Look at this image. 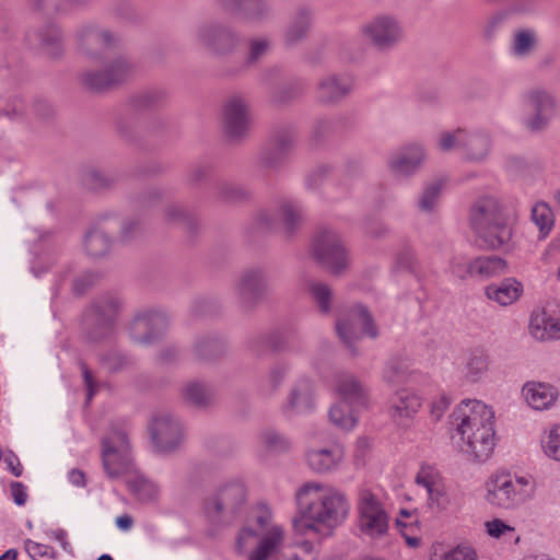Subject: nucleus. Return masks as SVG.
Listing matches in <instances>:
<instances>
[{"instance_id": "30", "label": "nucleus", "mask_w": 560, "mask_h": 560, "mask_svg": "<svg viewBox=\"0 0 560 560\" xmlns=\"http://www.w3.org/2000/svg\"><path fill=\"white\" fill-rule=\"evenodd\" d=\"M522 393L527 404L536 410L549 408L558 396V392L552 385L536 382L526 383L523 386Z\"/></svg>"}, {"instance_id": "40", "label": "nucleus", "mask_w": 560, "mask_h": 560, "mask_svg": "<svg viewBox=\"0 0 560 560\" xmlns=\"http://www.w3.org/2000/svg\"><path fill=\"white\" fill-rule=\"evenodd\" d=\"M182 396L186 402L198 408L207 407L212 399L210 388L198 381L187 382L182 388Z\"/></svg>"}, {"instance_id": "17", "label": "nucleus", "mask_w": 560, "mask_h": 560, "mask_svg": "<svg viewBox=\"0 0 560 560\" xmlns=\"http://www.w3.org/2000/svg\"><path fill=\"white\" fill-rule=\"evenodd\" d=\"M132 73V66L124 57H117L102 70H88L81 75L82 84L92 91H104L125 82Z\"/></svg>"}, {"instance_id": "6", "label": "nucleus", "mask_w": 560, "mask_h": 560, "mask_svg": "<svg viewBox=\"0 0 560 560\" xmlns=\"http://www.w3.org/2000/svg\"><path fill=\"white\" fill-rule=\"evenodd\" d=\"M362 42L380 54L396 49L405 38V28L398 16L390 13L375 14L358 30Z\"/></svg>"}, {"instance_id": "46", "label": "nucleus", "mask_w": 560, "mask_h": 560, "mask_svg": "<svg viewBox=\"0 0 560 560\" xmlns=\"http://www.w3.org/2000/svg\"><path fill=\"white\" fill-rule=\"evenodd\" d=\"M443 482V478L438 469L432 466H421L416 476V483L427 491L428 498Z\"/></svg>"}, {"instance_id": "16", "label": "nucleus", "mask_w": 560, "mask_h": 560, "mask_svg": "<svg viewBox=\"0 0 560 560\" xmlns=\"http://www.w3.org/2000/svg\"><path fill=\"white\" fill-rule=\"evenodd\" d=\"M170 317L162 310H143L136 314L130 324L131 338L141 345L158 340L167 329Z\"/></svg>"}, {"instance_id": "5", "label": "nucleus", "mask_w": 560, "mask_h": 560, "mask_svg": "<svg viewBox=\"0 0 560 560\" xmlns=\"http://www.w3.org/2000/svg\"><path fill=\"white\" fill-rule=\"evenodd\" d=\"M486 500L500 509L511 510L530 500L536 490V483L530 476H516L500 472L491 476L487 485Z\"/></svg>"}, {"instance_id": "33", "label": "nucleus", "mask_w": 560, "mask_h": 560, "mask_svg": "<svg viewBox=\"0 0 560 560\" xmlns=\"http://www.w3.org/2000/svg\"><path fill=\"white\" fill-rule=\"evenodd\" d=\"M303 207L293 199H283L279 202L277 215L282 220L284 233L291 236L303 221Z\"/></svg>"}, {"instance_id": "12", "label": "nucleus", "mask_w": 560, "mask_h": 560, "mask_svg": "<svg viewBox=\"0 0 560 560\" xmlns=\"http://www.w3.org/2000/svg\"><path fill=\"white\" fill-rule=\"evenodd\" d=\"M311 253L330 272L341 273L349 266V254L340 236L331 229H320L313 237Z\"/></svg>"}, {"instance_id": "4", "label": "nucleus", "mask_w": 560, "mask_h": 560, "mask_svg": "<svg viewBox=\"0 0 560 560\" xmlns=\"http://www.w3.org/2000/svg\"><path fill=\"white\" fill-rule=\"evenodd\" d=\"M469 223L488 248L499 249L511 241L512 229L506 209L495 196L485 195L474 201L469 211Z\"/></svg>"}, {"instance_id": "21", "label": "nucleus", "mask_w": 560, "mask_h": 560, "mask_svg": "<svg viewBox=\"0 0 560 560\" xmlns=\"http://www.w3.org/2000/svg\"><path fill=\"white\" fill-rule=\"evenodd\" d=\"M316 407L315 384L310 377L298 378L290 387L283 411L287 415H306Z\"/></svg>"}, {"instance_id": "57", "label": "nucleus", "mask_w": 560, "mask_h": 560, "mask_svg": "<svg viewBox=\"0 0 560 560\" xmlns=\"http://www.w3.org/2000/svg\"><path fill=\"white\" fill-rule=\"evenodd\" d=\"M510 11L501 10L490 15L483 25V35L487 38H492L495 33L506 23Z\"/></svg>"}, {"instance_id": "25", "label": "nucleus", "mask_w": 560, "mask_h": 560, "mask_svg": "<svg viewBox=\"0 0 560 560\" xmlns=\"http://www.w3.org/2000/svg\"><path fill=\"white\" fill-rule=\"evenodd\" d=\"M492 139L486 130H464L460 142V154L464 160L472 163L485 162L491 151Z\"/></svg>"}, {"instance_id": "32", "label": "nucleus", "mask_w": 560, "mask_h": 560, "mask_svg": "<svg viewBox=\"0 0 560 560\" xmlns=\"http://www.w3.org/2000/svg\"><path fill=\"white\" fill-rule=\"evenodd\" d=\"M313 11L308 7H301L294 13L284 33L287 45H295L307 35L312 25Z\"/></svg>"}, {"instance_id": "56", "label": "nucleus", "mask_w": 560, "mask_h": 560, "mask_svg": "<svg viewBox=\"0 0 560 560\" xmlns=\"http://www.w3.org/2000/svg\"><path fill=\"white\" fill-rule=\"evenodd\" d=\"M103 366L112 372H120L130 365V360L118 351H110L101 358Z\"/></svg>"}, {"instance_id": "41", "label": "nucleus", "mask_w": 560, "mask_h": 560, "mask_svg": "<svg viewBox=\"0 0 560 560\" xmlns=\"http://www.w3.org/2000/svg\"><path fill=\"white\" fill-rule=\"evenodd\" d=\"M350 405L349 401L341 399L339 402L331 406L328 412L331 423L347 431L353 429L357 424V418Z\"/></svg>"}, {"instance_id": "58", "label": "nucleus", "mask_w": 560, "mask_h": 560, "mask_svg": "<svg viewBox=\"0 0 560 560\" xmlns=\"http://www.w3.org/2000/svg\"><path fill=\"white\" fill-rule=\"evenodd\" d=\"M472 260H469L467 257L463 255L454 256L450 262L451 272L459 278L467 279L468 277H472Z\"/></svg>"}, {"instance_id": "13", "label": "nucleus", "mask_w": 560, "mask_h": 560, "mask_svg": "<svg viewBox=\"0 0 560 560\" xmlns=\"http://www.w3.org/2000/svg\"><path fill=\"white\" fill-rule=\"evenodd\" d=\"M527 115L524 124L530 131H541L548 127L557 114V101L552 93L544 89H533L524 95Z\"/></svg>"}, {"instance_id": "36", "label": "nucleus", "mask_w": 560, "mask_h": 560, "mask_svg": "<svg viewBox=\"0 0 560 560\" xmlns=\"http://www.w3.org/2000/svg\"><path fill=\"white\" fill-rule=\"evenodd\" d=\"M229 7L252 21H264L271 14L268 0H232Z\"/></svg>"}, {"instance_id": "53", "label": "nucleus", "mask_w": 560, "mask_h": 560, "mask_svg": "<svg viewBox=\"0 0 560 560\" xmlns=\"http://www.w3.org/2000/svg\"><path fill=\"white\" fill-rule=\"evenodd\" d=\"M310 293L317 303L322 313H328L330 311L331 290L327 284L313 282L310 285Z\"/></svg>"}, {"instance_id": "1", "label": "nucleus", "mask_w": 560, "mask_h": 560, "mask_svg": "<svg viewBox=\"0 0 560 560\" xmlns=\"http://www.w3.org/2000/svg\"><path fill=\"white\" fill-rule=\"evenodd\" d=\"M295 499L299 516L293 520V528L299 535H320L340 525L349 514L346 494L329 485L306 482L299 488Z\"/></svg>"}, {"instance_id": "2", "label": "nucleus", "mask_w": 560, "mask_h": 560, "mask_svg": "<svg viewBox=\"0 0 560 560\" xmlns=\"http://www.w3.org/2000/svg\"><path fill=\"white\" fill-rule=\"evenodd\" d=\"M453 443L469 458L487 460L494 448V412L480 400H464L451 415Z\"/></svg>"}, {"instance_id": "39", "label": "nucleus", "mask_w": 560, "mask_h": 560, "mask_svg": "<svg viewBox=\"0 0 560 560\" xmlns=\"http://www.w3.org/2000/svg\"><path fill=\"white\" fill-rule=\"evenodd\" d=\"M442 188L443 183L440 180L425 184L418 196L417 209L422 213L434 212L440 205Z\"/></svg>"}, {"instance_id": "23", "label": "nucleus", "mask_w": 560, "mask_h": 560, "mask_svg": "<svg viewBox=\"0 0 560 560\" xmlns=\"http://www.w3.org/2000/svg\"><path fill=\"white\" fill-rule=\"evenodd\" d=\"M354 80L348 73L328 74L316 86V98L322 104H335L346 98L353 91Z\"/></svg>"}, {"instance_id": "9", "label": "nucleus", "mask_w": 560, "mask_h": 560, "mask_svg": "<svg viewBox=\"0 0 560 560\" xmlns=\"http://www.w3.org/2000/svg\"><path fill=\"white\" fill-rule=\"evenodd\" d=\"M102 465L109 479H118L133 470L132 448L128 433L114 429L101 442Z\"/></svg>"}, {"instance_id": "55", "label": "nucleus", "mask_w": 560, "mask_h": 560, "mask_svg": "<svg viewBox=\"0 0 560 560\" xmlns=\"http://www.w3.org/2000/svg\"><path fill=\"white\" fill-rule=\"evenodd\" d=\"M194 349L197 357L211 359L220 353L221 346L217 339L205 337L196 341Z\"/></svg>"}, {"instance_id": "45", "label": "nucleus", "mask_w": 560, "mask_h": 560, "mask_svg": "<svg viewBox=\"0 0 560 560\" xmlns=\"http://www.w3.org/2000/svg\"><path fill=\"white\" fill-rule=\"evenodd\" d=\"M443 482V478L438 469L432 466H421L416 476V483L427 491L428 498Z\"/></svg>"}, {"instance_id": "44", "label": "nucleus", "mask_w": 560, "mask_h": 560, "mask_svg": "<svg viewBox=\"0 0 560 560\" xmlns=\"http://www.w3.org/2000/svg\"><path fill=\"white\" fill-rule=\"evenodd\" d=\"M532 220L544 236L549 234L555 223L550 206L544 201L535 203L532 209Z\"/></svg>"}, {"instance_id": "54", "label": "nucleus", "mask_w": 560, "mask_h": 560, "mask_svg": "<svg viewBox=\"0 0 560 560\" xmlns=\"http://www.w3.org/2000/svg\"><path fill=\"white\" fill-rule=\"evenodd\" d=\"M116 176L107 174L104 171L91 170L85 174L84 183L90 188H108L116 182Z\"/></svg>"}, {"instance_id": "64", "label": "nucleus", "mask_w": 560, "mask_h": 560, "mask_svg": "<svg viewBox=\"0 0 560 560\" xmlns=\"http://www.w3.org/2000/svg\"><path fill=\"white\" fill-rule=\"evenodd\" d=\"M289 372H290V365L288 363L276 364L270 370L269 375H268V385L270 387L271 393L279 389V387L284 382Z\"/></svg>"}, {"instance_id": "63", "label": "nucleus", "mask_w": 560, "mask_h": 560, "mask_svg": "<svg viewBox=\"0 0 560 560\" xmlns=\"http://www.w3.org/2000/svg\"><path fill=\"white\" fill-rule=\"evenodd\" d=\"M295 142V132L291 128H283L276 132L272 141L270 142L278 149H282L287 154H290L291 149Z\"/></svg>"}, {"instance_id": "34", "label": "nucleus", "mask_w": 560, "mask_h": 560, "mask_svg": "<svg viewBox=\"0 0 560 560\" xmlns=\"http://www.w3.org/2000/svg\"><path fill=\"white\" fill-rule=\"evenodd\" d=\"M489 357L482 349H472L467 353L464 362L463 376L468 383H476L487 373Z\"/></svg>"}, {"instance_id": "62", "label": "nucleus", "mask_w": 560, "mask_h": 560, "mask_svg": "<svg viewBox=\"0 0 560 560\" xmlns=\"http://www.w3.org/2000/svg\"><path fill=\"white\" fill-rule=\"evenodd\" d=\"M25 551L35 560L54 559V550L51 547L27 539L25 541Z\"/></svg>"}, {"instance_id": "49", "label": "nucleus", "mask_w": 560, "mask_h": 560, "mask_svg": "<svg viewBox=\"0 0 560 560\" xmlns=\"http://www.w3.org/2000/svg\"><path fill=\"white\" fill-rule=\"evenodd\" d=\"M165 98V93L161 90H149L131 98L130 106L135 112L149 109L158 105Z\"/></svg>"}, {"instance_id": "29", "label": "nucleus", "mask_w": 560, "mask_h": 560, "mask_svg": "<svg viewBox=\"0 0 560 560\" xmlns=\"http://www.w3.org/2000/svg\"><path fill=\"white\" fill-rule=\"evenodd\" d=\"M486 296L501 306L515 303L523 293V284L514 278H506L486 288Z\"/></svg>"}, {"instance_id": "19", "label": "nucleus", "mask_w": 560, "mask_h": 560, "mask_svg": "<svg viewBox=\"0 0 560 560\" xmlns=\"http://www.w3.org/2000/svg\"><path fill=\"white\" fill-rule=\"evenodd\" d=\"M150 434L156 448L165 453L176 450L183 441L180 422L167 412H160L153 417Z\"/></svg>"}, {"instance_id": "52", "label": "nucleus", "mask_w": 560, "mask_h": 560, "mask_svg": "<svg viewBox=\"0 0 560 560\" xmlns=\"http://www.w3.org/2000/svg\"><path fill=\"white\" fill-rule=\"evenodd\" d=\"M464 130L458 128L454 131H443L439 136L438 148L442 152L457 150L460 152V142H463Z\"/></svg>"}, {"instance_id": "37", "label": "nucleus", "mask_w": 560, "mask_h": 560, "mask_svg": "<svg viewBox=\"0 0 560 560\" xmlns=\"http://www.w3.org/2000/svg\"><path fill=\"white\" fill-rule=\"evenodd\" d=\"M537 44L538 36L534 30H518L513 35L510 52L516 58H527L535 51Z\"/></svg>"}, {"instance_id": "8", "label": "nucleus", "mask_w": 560, "mask_h": 560, "mask_svg": "<svg viewBox=\"0 0 560 560\" xmlns=\"http://www.w3.org/2000/svg\"><path fill=\"white\" fill-rule=\"evenodd\" d=\"M247 501V489L240 480L221 485L203 501V512L212 521L232 522L243 510Z\"/></svg>"}, {"instance_id": "3", "label": "nucleus", "mask_w": 560, "mask_h": 560, "mask_svg": "<svg viewBox=\"0 0 560 560\" xmlns=\"http://www.w3.org/2000/svg\"><path fill=\"white\" fill-rule=\"evenodd\" d=\"M284 540L283 527L272 522L270 508L260 503L254 508L247 523L240 529L236 550L247 553V560H270L281 551Z\"/></svg>"}, {"instance_id": "26", "label": "nucleus", "mask_w": 560, "mask_h": 560, "mask_svg": "<svg viewBox=\"0 0 560 560\" xmlns=\"http://www.w3.org/2000/svg\"><path fill=\"white\" fill-rule=\"evenodd\" d=\"M343 456V448L338 444L311 447L305 454L307 466L316 474H328L336 470L341 464Z\"/></svg>"}, {"instance_id": "42", "label": "nucleus", "mask_w": 560, "mask_h": 560, "mask_svg": "<svg viewBox=\"0 0 560 560\" xmlns=\"http://www.w3.org/2000/svg\"><path fill=\"white\" fill-rule=\"evenodd\" d=\"M408 375V364L406 360L395 357L387 361L383 378L388 385H399L406 382Z\"/></svg>"}, {"instance_id": "24", "label": "nucleus", "mask_w": 560, "mask_h": 560, "mask_svg": "<svg viewBox=\"0 0 560 560\" xmlns=\"http://www.w3.org/2000/svg\"><path fill=\"white\" fill-rule=\"evenodd\" d=\"M422 406V398L407 388L397 390L389 399L388 412L399 425H408Z\"/></svg>"}, {"instance_id": "61", "label": "nucleus", "mask_w": 560, "mask_h": 560, "mask_svg": "<svg viewBox=\"0 0 560 560\" xmlns=\"http://www.w3.org/2000/svg\"><path fill=\"white\" fill-rule=\"evenodd\" d=\"M79 366L82 373L84 387L86 389V404H90L100 390L101 384L95 380L93 372L88 368L85 362L80 361Z\"/></svg>"}, {"instance_id": "27", "label": "nucleus", "mask_w": 560, "mask_h": 560, "mask_svg": "<svg viewBox=\"0 0 560 560\" xmlns=\"http://www.w3.org/2000/svg\"><path fill=\"white\" fill-rule=\"evenodd\" d=\"M334 389L341 399L350 404L364 406L368 401L365 386L351 373H337L334 377Z\"/></svg>"}, {"instance_id": "22", "label": "nucleus", "mask_w": 560, "mask_h": 560, "mask_svg": "<svg viewBox=\"0 0 560 560\" xmlns=\"http://www.w3.org/2000/svg\"><path fill=\"white\" fill-rule=\"evenodd\" d=\"M266 288V271L260 267L249 268L236 281L235 294L243 306L249 307L261 298Z\"/></svg>"}, {"instance_id": "20", "label": "nucleus", "mask_w": 560, "mask_h": 560, "mask_svg": "<svg viewBox=\"0 0 560 560\" xmlns=\"http://www.w3.org/2000/svg\"><path fill=\"white\" fill-rule=\"evenodd\" d=\"M427 158L423 145L410 143L393 153L387 160V166L392 175L398 179L415 176L421 168Z\"/></svg>"}, {"instance_id": "50", "label": "nucleus", "mask_w": 560, "mask_h": 560, "mask_svg": "<svg viewBox=\"0 0 560 560\" xmlns=\"http://www.w3.org/2000/svg\"><path fill=\"white\" fill-rule=\"evenodd\" d=\"M485 526L488 535L493 538H502L505 541L515 542L520 540V537L515 535V528L506 524L501 518L488 521Z\"/></svg>"}, {"instance_id": "10", "label": "nucleus", "mask_w": 560, "mask_h": 560, "mask_svg": "<svg viewBox=\"0 0 560 560\" xmlns=\"http://www.w3.org/2000/svg\"><path fill=\"white\" fill-rule=\"evenodd\" d=\"M358 527L370 538L385 536L389 528V516L380 495L370 487L362 486L358 490Z\"/></svg>"}, {"instance_id": "11", "label": "nucleus", "mask_w": 560, "mask_h": 560, "mask_svg": "<svg viewBox=\"0 0 560 560\" xmlns=\"http://www.w3.org/2000/svg\"><path fill=\"white\" fill-rule=\"evenodd\" d=\"M336 330L341 341L357 354L355 345L363 336L375 339L378 336V329L369 310L357 304L346 308L336 323Z\"/></svg>"}, {"instance_id": "51", "label": "nucleus", "mask_w": 560, "mask_h": 560, "mask_svg": "<svg viewBox=\"0 0 560 560\" xmlns=\"http://www.w3.org/2000/svg\"><path fill=\"white\" fill-rule=\"evenodd\" d=\"M542 450L549 458L560 462V424L550 428L542 440Z\"/></svg>"}, {"instance_id": "18", "label": "nucleus", "mask_w": 560, "mask_h": 560, "mask_svg": "<svg viewBox=\"0 0 560 560\" xmlns=\"http://www.w3.org/2000/svg\"><path fill=\"white\" fill-rule=\"evenodd\" d=\"M252 117L249 103L242 95H232L223 107L222 122L228 138L238 140L247 136Z\"/></svg>"}, {"instance_id": "35", "label": "nucleus", "mask_w": 560, "mask_h": 560, "mask_svg": "<svg viewBox=\"0 0 560 560\" xmlns=\"http://www.w3.org/2000/svg\"><path fill=\"white\" fill-rule=\"evenodd\" d=\"M36 36L40 49L50 58H58L63 52V42L59 28L56 25H46L40 28Z\"/></svg>"}, {"instance_id": "48", "label": "nucleus", "mask_w": 560, "mask_h": 560, "mask_svg": "<svg viewBox=\"0 0 560 560\" xmlns=\"http://www.w3.org/2000/svg\"><path fill=\"white\" fill-rule=\"evenodd\" d=\"M215 197L225 202H234L246 199L248 192L238 184L220 182L215 185Z\"/></svg>"}, {"instance_id": "43", "label": "nucleus", "mask_w": 560, "mask_h": 560, "mask_svg": "<svg viewBox=\"0 0 560 560\" xmlns=\"http://www.w3.org/2000/svg\"><path fill=\"white\" fill-rule=\"evenodd\" d=\"M288 160L289 154L271 143L264 148L259 154V164L267 170H280L287 164Z\"/></svg>"}, {"instance_id": "7", "label": "nucleus", "mask_w": 560, "mask_h": 560, "mask_svg": "<svg viewBox=\"0 0 560 560\" xmlns=\"http://www.w3.org/2000/svg\"><path fill=\"white\" fill-rule=\"evenodd\" d=\"M120 300L113 294L96 299L83 316V334L88 342L101 343L112 338L120 308Z\"/></svg>"}, {"instance_id": "60", "label": "nucleus", "mask_w": 560, "mask_h": 560, "mask_svg": "<svg viewBox=\"0 0 560 560\" xmlns=\"http://www.w3.org/2000/svg\"><path fill=\"white\" fill-rule=\"evenodd\" d=\"M450 497L446 492L444 481L438 486V489L427 498V504L431 510L442 512L450 505Z\"/></svg>"}, {"instance_id": "15", "label": "nucleus", "mask_w": 560, "mask_h": 560, "mask_svg": "<svg viewBox=\"0 0 560 560\" xmlns=\"http://www.w3.org/2000/svg\"><path fill=\"white\" fill-rule=\"evenodd\" d=\"M194 38L197 45L214 55L230 54L240 43L236 33L230 27L217 23H205L198 26Z\"/></svg>"}, {"instance_id": "47", "label": "nucleus", "mask_w": 560, "mask_h": 560, "mask_svg": "<svg viewBox=\"0 0 560 560\" xmlns=\"http://www.w3.org/2000/svg\"><path fill=\"white\" fill-rule=\"evenodd\" d=\"M259 440L271 452H285L291 447V441L273 429L264 430L259 435Z\"/></svg>"}, {"instance_id": "59", "label": "nucleus", "mask_w": 560, "mask_h": 560, "mask_svg": "<svg viewBox=\"0 0 560 560\" xmlns=\"http://www.w3.org/2000/svg\"><path fill=\"white\" fill-rule=\"evenodd\" d=\"M130 488L140 500L149 501L156 497L158 489L151 481L139 477L131 482Z\"/></svg>"}, {"instance_id": "31", "label": "nucleus", "mask_w": 560, "mask_h": 560, "mask_svg": "<svg viewBox=\"0 0 560 560\" xmlns=\"http://www.w3.org/2000/svg\"><path fill=\"white\" fill-rule=\"evenodd\" d=\"M528 329L540 341L560 339V319L551 318L545 312H534L530 315Z\"/></svg>"}, {"instance_id": "38", "label": "nucleus", "mask_w": 560, "mask_h": 560, "mask_svg": "<svg viewBox=\"0 0 560 560\" xmlns=\"http://www.w3.org/2000/svg\"><path fill=\"white\" fill-rule=\"evenodd\" d=\"M472 277L488 279L505 271V261L498 256H481L472 259Z\"/></svg>"}, {"instance_id": "14", "label": "nucleus", "mask_w": 560, "mask_h": 560, "mask_svg": "<svg viewBox=\"0 0 560 560\" xmlns=\"http://www.w3.org/2000/svg\"><path fill=\"white\" fill-rule=\"evenodd\" d=\"M75 40L79 54L94 59L103 57L106 49L118 44L119 38L105 27L88 23L77 30Z\"/></svg>"}, {"instance_id": "28", "label": "nucleus", "mask_w": 560, "mask_h": 560, "mask_svg": "<svg viewBox=\"0 0 560 560\" xmlns=\"http://www.w3.org/2000/svg\"><path fill=\"white\" fill-rule=\"evenodd\" d=\"M112 221L108 218L101 220L98 225L91 228L84 237V248L91 257H102L106 255L112 246V238L107 230Z\"/></svg>"}]
</instances>
